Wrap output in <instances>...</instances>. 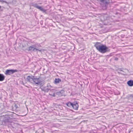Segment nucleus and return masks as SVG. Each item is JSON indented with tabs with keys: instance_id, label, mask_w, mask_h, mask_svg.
Masks as SVG:
<instances>
[{
	"instance_id": "obj_1",
	"label": "nucleus",
	"mask_w": 133,
	"mask_h": 133,
	"mask_svg": "<svg viewBox=\"0 0 133 133\" xmlns=\"http://www.w3.org/2000/svg\"><path fill=\"white\" fill-rule=\"evenodd\" d=\"M95 47L97 50L102 53H105L108 51V48L105 45L98 43L96 45Z\"/></svg>"
},
{
	"instance_id": "obj_2",
	"label": "nucleus",
	"mask_w": 133,
	"mask_h": 133,
	"mask_svg": "<svg viewBox=\"0 0 133 133\" xmlns=\"http://www.w3.org/2000/svg\"><path fill=\"white\" fill-rule=\"evenodd\" d=\"M18 71L17 70H7L5 72V74L6 75H10L11 74H12L15 72Z\"/></svg>"
},
{
	"instance_id": "obj_3",
	"label": "nucleus",
	"mask_w": 133,
	"mask_h": 133,
	"mask_svg": "<svg viewBox=\"0 0 133 133\" xmlns=\"http://www.w3.org/2000/svg\"><path fill=\"white\" fill-rule=\"evenodd\" d=\"M79 106L78 103L77 102L75 101L73 103L72 107L74 110H77L78 109Z\"/></svg>"
},
{
	"instance_id": "obj_4",
	"label": "nucleus",
	"mask_w": 133,
	"mask_h": 133,
	"mask_svg": "<svg viewBox=\"0 0 133 133\" xmlns=\"http://www.w3.org/2000/svg\"><path fill=\"white\" fill-rule=\"evenodd\" d=\"M34 76H28L26 78V79L27 81L31 83H33V81L34 78Z\"/></svg>"
},
{
	"instance_id": "obj_5",
	"label": "nucleus",
	"mask_w": 133,
	"mask_h": 133,
	"mask_svg": "<svg viewBox=\"0 0 133 133\" xmlns=\"http://www.w3.org/2000/svg\"><path fill=\"white\" fill-rule=\"evenodd\" d=\"M41 82V81L39 79V78H35L34 77L33 81V83H34L36 84H38Z\"/></svg>"
},
{
	"instance_id": "obj_6",
	"label": "nucleus",
	"mask_w": 133,
	"mask_h": 133,
	"mask_svg": "<svg viewBox=\"0 0 133 133\" xmlns=\"http://www.w3.org/2000/svg\"><path fill=\"white\" fill-rule=\"evenodd\" d=\"M27 50L29 51L31 50H33L34 51L35 50H38L39 51H41L40 50H39L38 49L32 46H30L28 48Z\"/></svg>"
},
{
	"instance_id": "obj_7",
	"label": "nucleus",
	"mask_w": 133,
	"mask_h": 133,
	"mask_svg": "<svg viewBox=\"0 0 133 133\" xmlns=\"http://www.w3.org/2000/svg\"><path fill=\"white\" fill-rule=\"evenodd\" d=\"M64 91L63 90H61L60 91L57 92V94L59 96H62L64 95Z\"/></svg>"
},
{
	"instance_id": "obj_8",
	"label": "nucleus",
	"mask_w": 133,
	"mask_h": 133,
	"mask_svg": "<svg viewBox=\"0 0 133 133\" xmlns=\"http://www.w3.org/2000/svg\"><path fill=\"white\" fill-rule=\"evenodd\" d=\"M127 84L130 87L133 86V81L130 80L128 81L127 82Z\"/></svg>"
},
{
	"instance_id": "obj_9",
	"label": "nucleus",
	"mask_w": 133,
	"mask_h": 133,
	"mask_svg": "<svg viewBox=\"0 0 133 133\" xmlns=\"http://www.w3.org/2000/svg\"><path fill=\"white\" fill-rule=\"evenodd\" d=\"M35 7L36 8L40 10L41 11H43L44 12H45L46 11V10L44 9L42 7L40 6H36Z\"/></svg>"
},
{
	"instance_id": "obj_10",
	"label": "nucleus",
	"mask_w": 133,
	"mask_h": 133,
	"mask_svg": "<svg viewBox=\"0 0 133 133\" xmlns=\"http://www.w3.org/2000/svg\"><path fill=\"white\" fill-rule=\"evenodd\" d=\"M61 82V80L58 78H55L54 81V83L55 84L58 83L60 82Z\"/></svg>"
},
{
	"instance_id": "obj_11",
	"label": "nucleus",
	"mask_w": 133,
	"mask_h": 133,
	"mask_svg": "<svg viewBox=\"0 0 133 133\" xmlns=\"http://www.w3.org/2000/svg\"><path fill=\"white\" fill-rule=\"evenodd\" d=\"M5 78L4 76L2 74H0V81H3Z\"/></svg>"
},
{
	"instance_id": "obj_12",
	"label": "nucleus",
	"mask_w": 133,
	"mask_h": 133,
	"mask_svg": "<svg viewBox=\"0 0 133 133\" xmlns=\"http://www.w3.org/2000/svg\"><path fill=\"white\" fill-rule=\"evenodd\" d=\"M73 103H72L71 102H68L67 103H66V104L68 107H70L71 106L72 107Z\"/></svg>"
},
{
	"instance_id": "obj_13",
	"label": "nucleus",
	"mask_w": 133,
	"mask_h": 133,
	"mask_svg": "<svg viewBox=\"0 0 133 133\" xmlns=\"http://www.w3.org/2000/svg\"><path fill=\"white\" fill-rule=\"evenodd\" d=\"M0 2L7 3V2L5 0H0Z\"/></svg>"
},
{
	"instance_id": "obj_14",
	"label": "nucleus",
	"mask_w": 133,
	"mask_h": 133,
	"mask_svg": "<svg viewBox=\"0 0 133 133\" xmlns=\"http://www.w3.org/2000/svg\"><path fill=\"white\" fill-rule=\"evenodd\" d=\"M15 107L16 108H18V106L16 104L15 105Z\"/></svg>"
},
{
	"instance_id": "obj_15",
	"label": "nucleus",
	"mask_w": 133,
	"mask_h": 133,
	"mask_svg": "<svg viewBox=\"0 0 133 133\" xmlns=\"http://www.w3.org/2000/svg\"><path fill=\"white\" fill-rule=\"evenodd\" d=\"M115 60H116V61H117L118 60V58H116L115 59Z\"/></svg>"
},
{
	"instance_id": "obj_16",
	"label": "nucleus",
	"mask_w": 133,
	"mask_h": 133,
	"mask_svg": "<svg viewBox=\"0 0 133 133\" xmlns=\"http://www.w3.org/2000/svg\"><path fill=\"white\" fill-rule=\"evenodd\" d=\"M1 8V6H0V9Z\"/></svg>"
},
{
	"instance_id": "obj_17",
	"label": "nucleus",
	"mask_w": 133,
	"mask_h": 133,
	"mask_svg": "<svg viewBox=\"0 0 133 133\" xmlns=\"http://www.w3.org/2000/svg\"><path fill=\"white\" fill-rule=\"evenodd\" d=\"M53 96H55V95H53Z\"/></svg>"
}]
</instances>
